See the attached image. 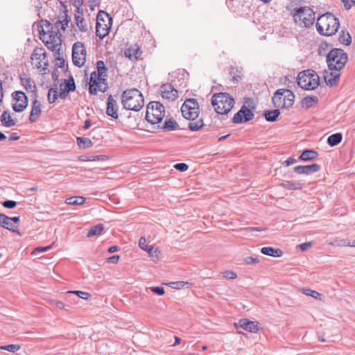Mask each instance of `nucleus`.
<instances>
[{
  "mask_svg": "<svg viewBox=\"0 0 355 355\" xmlns=\"http://www.w3.org/2000/svg\"><path fill=\"white\" fill-rule=\"evenodd\" d=\"M181 112L184 118L190 121L188 127L191 131H197L202 128L204 125L202 119H197L200 110L196 99H187L181 107Z\"/></svg>",
  "mask_w": 355,
  "mask_h": 355,
  "instance_id": "nucleus-1",
  "label": "nucleus"
},
{
  "mask_svg": "<svg viewBox=\"0 0 355 355\" xmlns=\"http://www.w3.org/2000/svg\"><path fill=\"white\" fill-rule=\"evenodd\" d=\"M96 68L97 72H92L90 76L89 92L91 94H96L97 90L105 92L107 88L105 84L107 69L104 62L98 60Z\"/></svg>",
  "mask_w": 355,
  "mask_h": 355,
  "instance_id": "nucleus-2",
  "label": "nucleus"
},
{
  "mask_svg": "<svg viewBox=\"0 0 355 355\" xmlns=\"http://www.w3.org/2000/svg\"><path fill=\"white\" fill-rule=\"evenodd\" d=\"M339 26L338 19L330 12L320 16L316 23L318 32L320 35L326 36L334 35L338 31Z\"/></svg>",
  "mask_w": 355,
  "mask_h": 355,
  "instance_id": "nucleus-3",
  "label": "nucleus"
},
{
  "mask_svg": "<svg viewBox=\"0 0 355 355\" xmlns=\"http://www.w3.org/2000/svg\"><path fill=\"white\" fill-rule=\"evenodd\" d=\"M121 103L125 109L137 112L144 107V98L138 89H127L123 92Z\"/></svg>",
  "mask_w": 355,
  "mask_h": 355,
  "instance_id": "nucleus-4",
  "label": "nucleus"
},
{
  "mask_svg": "<svg viewBox=\"0 0 355 355\" xmlns=\"http://www.w3.org/2000/svg\"><path fill=\"white\" fill-rule=\"evenodd\" d=\"M40 38L45 46L54 53V55H60L62 46L61 33H57L51 30L40 28L39 30Z\"/></svg>",
  "mask_w": 355,
  "mask_h": 355,
  "instance_id": "nucleus-5",
  "label": "nucleus"
},
{
  "mask_svg": "<svg viewBox=\"0 0 355 355\" xmlns=\"http://www.w3.org/2000/svg\"><path fill=\"white\" fill-rule=\"evenodd\" d=\"M211 104L218 114H225L233 107L234 100L227 93H218L212 96Z\"/></svg>",
  "mask_w": 355,
  "mask_h": 355,
  "instance_id": "nucleus-6",
  "label": "nucleus"
},
{
  "mask_svg": "<svg viewBox=\"0 0 355 355\" xmlns=\"http://www.w3.org/2000/svg\"><path fill=\"white\" fill-rule=\"evenodd\" d=\"M348 60L347 53L341 49H331L327 56V62L329 70L340 71L344 68Z\"/></svg>",
  "mask_w": 355,
  "mask_h": 355,
  "instance_id": "nucleus-7",
  "label": "nucleus"
},
{
  "mask_svg": "<svg viewBox=\"0 0 355 355\" xmlns=\"http://www.w3.org/2000/svg\"><path fill=\"white\" fill-rule=\"evenodd\" d=\"M292 15L295 23L302 27H309L315 21V12L307 6L294 9Z\"/></svg>",
  "mask_w": 355,
  "mask_h": 355,
  "instance_id": "nucleus-8",
  "label": "nucleus"
},
{
  "mask_svg": "<svg viewBox=\"0 0 355 355\" xmlns=\"http://www.w3.org/2000/svg\"><path fill=\"white\" fill-rule=\"evenodd\" d=\"M320 83L318 75L313 70H306L299 73L298 85L305 90H313L318 87Z\"/></svg>",
  "mask_w": 355,
  "mask_h": 355,
  "instance_id": "nucleus-9",
  "label": "nucleus"
},
{
  "mask_svg": "<svg viewBox=\"0 0 355 355\" xmlns=\"http://www.w3.org/2000/svg\"><path fill=\"white\" fill-rule=\"evenodd\" d=\"M294 94L289 89H279L272 97V103L277 108H288L293 105Z\"/></svg>",
  "mask_w": 355,
  "mask_h": 355,
  "instance_id": "nucleus-10",
  "label": "nucleus"
},
{
  "mask_svg": "<svg viewBox=\"0 0 355 355\" xmlns=\"http://www.w3.org/2000/svg\"><path fill=\"white\" fill-rule=\"evenodd\" d=\"M165 114L164 107L158 101H151L146 107V119L152 124L159 123Z\"/></svg>",
  "mask_w": 355,
  "mask_h": 355,
  "instance_id": "nucleus-11",
  "label": "nucleus"
},
{
  "mask_svg": "<svg viewBox=\"0 0 355 355\" xmlns=\"http://www.w3.org/2000/svg\"><path fill=\"white\" fill-rule=\"evenodd\" d=\"M112 17L105 11L101 10L97 15L96 34L101 39L108 35L112 25Z\"/></svg>",
  "mask_w": 355,
  "mask_h": 355,
  "instance_id": "nucleus-12",
  "label": "nucleus"
},
{
  "mask_svg": "<svg viewBox=\"0 0 355 355\" xmlns=\"http://www.w3.org/2000/svg\"><path fill=\"white\" fill-rule=\"evenodd\" d=\"M72 60L73 64L78 67L84 65L86 60V49L83 43L77 42L73 44Z\"/></svg>",
  "mask_w": 355,
  "mask_h": 355,
  "instance_id": "nucleus-13",
  "label": "nucleus"
},
{
  "mask_svg": "<svg viewBox=\"0 0 355 355\" xmlns=\"http://www.w3.org/2000/svg\"><path fill=\"white\" fill-rule=\"evenodd\" d=\"M46 58V54L42 48L35 49L31 55V63L37 69L44 71L48 66Z\"/></svg>",
  "mask_w": 355,
  "mask_h": 355,
  "instance_id": "nucleus-14",
  "label": "nucleus"
},
{
  "mask_svg": "<svg viewBox=\"0 0 355 355\" xmlns=\"http://www.w3.org/2000/svg\"><path fill=\"white\" fill-rule=\"evenodd\" d=\"M13 101L12 109L16 112H23L28 105V98L24 92L16 91L12 94Z\"/></svg>",
  "mask_w": 355,
  "mask_h": 355,
  "instance_id": "nucleus-15",
  "label": "nucleus"
},
{
  "mask_svg": "<svg viewBox=\"0 0 355 355\" xmlns=\"http://www.w3.org/2000/svg\"><path fill=\"white\" fill-rule=\"evenodd\" d=\"M69 21V19H68L67 15H65L64 19L62 20H58L54 24H51L47 20H42L40 22V28H44L57 33H61L60 31H65L66 28L68 26Z\"/></svg>",
  "mask_w": 355,
  "mask_h": 355,
  "instance_id": "nucleus-16",
  "label": "nucleus"
},
{
  "mask_svg": "<svg viewBox=\"0 0 355 355\" xmlns=\"http://www.w3.org/2000/svg\"><path fill=\"white\" fill-rule=\"evenodd\" d=\"M254 114L251 110L245 105H243L241 110L236 112L232 118L234 123H242L248 122L254 118Z\"/></svg>",
  "mask_w": 355,
  "mask_h": 355,
  "instance_id": "nucleus-17",
  "label": "nucleus"
},
{
  "mask_svg": "<svg viewBox=\"0 0 355 355\" xmlns=\"http://www.w3.org/2000/svg\"><path fill=\"white\" fill-rule=\"evenodd\" d=\"M162 97L168 101H173L178 97V92L171 84H163L159 89Z\"/></svg>",
  "mask_w": 355,
  "mask_h": 355,
  "instance_id": "nucleus-18",
  "label": "nucleus"
},
{
  "mask_svg": "<svg viewBox=\"0 0 355 355\" xmlns=\"http://www.w3.org/2000/svg\"><path fill=\"white\" fill-rule=\"evenodd\" d=\"M330 71H325L324 73V79L327 85L332 87L337 85L338 83L340 73L339 70L332 69Z\"/></svg>",
  "mask_w": 355,
  "mask_h": 355,
  "instance_id": "nucleus-19",
  "label": "nucleus"
},
{
  "mask_svg": "<svg viewBox=\"0 0 355 355\" xmlns=\"http://www.w3.org/2000/svg\"><path fill=\"white\" fill-rule=\"evenodd\" d=\"M320 167L317 164H312L306 166H297L294 168V171L298 174L310 175L311 173L318 172Z\"/></svg>",
  "mask_w": 355,
  "mask_h": 355,
  "instance_id": "nucleus-20",
  "label": "nucleus"
},
{
  "mask_svg": "<svg viewBox=\"0 0 355 355\" xmlns=\"http://www.w3.org/2000/svg\"><path fill=\"white\" fill-rule=\"evenodd\" d=\"M141 51L137 44H134L124 51V55L126 58L130 59L131 61H137L141 56Z\"/></svg>",
  "mask_w": 355,
  "mask_h": 355,
  "instance_id": "nucleus-21",
  "label": "nucleus"
},
{
  "mask_svg": "<svg viewBox=\"0 0 355 355\" xmlns=\"http://www.w3.org/2000/svg\"><path fill=\"white\" fill-rule=\"evenodd\" d=\"M118 107L116 101L112 96H110L107 103L106 113L108 116H112L113 119L118 118Z\"/></svg>",
  "mask_w": 355,
  "mask_h": 355,
  "instance_id": "nucleus-22",
  "label": "nucleus"
},
{
  "mask_svg": "<svg viewBox=\"0 0 355 355\" xmlns=\"http://www.w3.org/2000/svg\"><path fill=\"white\" fill-rule=\"evenodd\" d=\"M41 112V103L38 100L35 99L33 101L32 104L31 111L29 116L30 121L35 122L40 116Z\"/></svg>",
  "mask_w": 355,
  "mask_h": 355,
  "instance_id": "nucleus-23",
  "label": "nucleus"
},
{
  "mask_svg": "<svg viewBox=\"0 0 355 355\" xmlns=\"http://www.w3.org/2000/svg\"><path fill=\"white\" fill-rule=\"evenodd\" d=\"M1 122L6 128L14 126L17 123V120L13 119L8 110L4 111L1 116Z\"/></svg>",
  "mask_w": 355,
  "mask_h": 355,
  "instance_id": "nucleus-24",
  "label": "nucleus"
},
{
  "mask_svg": "<svg viewBox=\"0 0 355 355\" xmlns=\"http://www.w3.org/2000/svg\"><path fill=\"white\" fill-rule=\"evenodd\" d=\"M239 326L250 332H257L258 331L257 322L254 321H250L248 319H241L239 320Z\"/></svg>",
  "mask_w": 355,
  "mask_h": 355,
  "instance_id": "nucleus-25",
  "label": "nucleus"
},
{
  "mask_svg": "<svg viewBox=\"0 0 355 355\" xmlns=\"http://www.w3.org/2000/svg\"><path fill=\"white\" fill-rule=\"evenodd\" d=\"M20 81L21 85L26 89L31 92H35L36 86L34 82L28 77L26 74H23L20 76Z\"/></svg>",
  "mask_w": 355,
  "mask_h": 355,
  "instance_id": "nucleus-26",
  "label": "nucleus"
},
{
  "mask_svg": "<svg viewBox=\"0 0 355 355\" xmlns=\"http://www.w3.org/2000/svg\"><path fill=\"white\" fill-rule=\"evenodd\" d=\"M8 219V216L0 213V226L13 232H17V226L10 225Z\"/></svg>",
  "mask_w": 355,
  "mask_h": 355,
  "instance_id": "nucleus-27",
  "label": "nucleus"
},
{
  "mask_svg": "<svg viewBox=\"0 0 355 355\" xmlns=\"http://www.w3.org/2000/svg\"><path fill=\"white\" fill-rule=\"evenodd\" d=\"M262 254L273 257H280L283 254L282 251L280 249H275L271 247H263L261 249Z\"/></svg>",
  "mask_w": 355,
  "mask_h": 355,
  "instance_id": "nucleus-28",
  "label": "nucleus"
},
{
  "mask_svg": "<svg viewBox=\"0 0 355 355\" xmlns=\"http://www.w3.org/2000/svg\"><path fill=\"white\" fill-rule=\"evenodd\" d=\"M75 21L80 31L85 33L89 30V25L82 15H76Z\"/></svg>",
  "mask_w": 355,
  "mask_h": 355,
  "instance_id": "nucleus-29",
  "label": "nucleus"
},
{
  "mask_svg": "<svg viewBox=\"0 0 355 355\" xmlns=\"http://www.w3.org/2000/svg\"><path fill=\"white\" fill-rule=\"evenodd\" d=\"M318 153L313 150H305L301 154L300 159L302 161H310L315 159Z\"/></svg>",
  "mask_w": 355,
  "mask_h": 355,
  "instance_id": "nucleus-30",
  "label": "nucleus"
},
{
  "mask_svg": "<svg viewBox=\"0 0 355 355\" xmlns=\"http://www.w3.org/2000/svg\"><path fill=\"white\" fill-rule=\"evenodd\" d=\"M343 135L338 132L330 135L327 139V143L331 146H335L340 144L342 141Z\"/></svg>",
  "mask_w": 355,
  "mask_h": 355,
  "instance_id": "nucleus-31",
  "label": "nucleus"
},
{
  "mask_svg": "<svg viewBox=\"0 0 355 355\" xmlns=\"http://www.w3.org/2000/svg\"><path fill=\"white\" fill-rule=\"evenodd\" d=\"M279 114L280 112L278 108L273 110H266L264 112L263 115L268 121L273 122L276 121Z\"/></svg>",
  "mask_w": 355,
  "mask_h": 355,
  "instance_id": "nucleus-32",
  "label": "nucleus"
},
{
  "mask_svg": "<svg viewBox=\"0 0 355 355\" xmlns=\"http://www.w3.org/2000/svg\"><path fill=\"white\" fill-rule=\"evenodd\" d=\"M338 41L346 46H349L352 42L350 34L345 31H342L339 34Z\"/></svg>",
  "mask_w": 355,
  "mask_h": 355,
  "instance_id": "nucleus-33",
  "label": "nucleus"
},
{
  "mask_svg": "<svg viewBox=\"0 0 355 355\" xmlns=\"http://www.w3.org/2000/svg\"><path fill=\"white\" fill-rule=\"evenodd\" d=\"M279 185L288 190H296L301 189V184L299 182L285 181L280 183Z\"/></svg>",
  "mask_w": 355,
  "mask_h": 355,
  "instance_id": "nucleus-34",
  "label": "nucleus"
},
{
  "mask_svg": "<svg viewBox=\"0 0 355 355\" xmlns=\"http://www.w3.org/2000/svg\"><path fill=\"white\" fill-rule=\"evenodd\" d=\"M179 128L178 123L173 119L166 120L162 127L165 131H171L177 130Z\"/></svg>",
  "mask_w": 355,
  "mask_h": 355,
  "instance_id": "nucleus-35",
  "label": "nucleus"
},
{
  "mask_svg": "<svg viewBox=\"0 0 355 355\" xmlns=\"http://www.w3.org/2000/svg\"><path fill=\"white\" fill-rule=\"evenodd\" d=\"M85 198L83 196H71L66 199L65 202L71 205H80L85 202Z\"/></svg>",
  "mask_w": 355,
  "mask_h": 355,
  "instance_id": "nucleus-36",
  "label": "nucleus"
},
{
  "mask_svg": "<svg viewBox=\"0 0 355 355\" xmlns=\"http://www.w3.org/2000/svg\"><path fill=\"white\" fill-rule=\"evenodd\" d=\"M318 99L317 96H308L304 97L302 99V105L304 107H306V108L311 107L314 103H316L318 102Z\"/></svg>",
  "mask_w": 355,
  "mask_h": 355,
  "instance_id": "nucleus-37",
  "label": "nucleus"
},
{
  "mask_svg": "<svg viewBox=\"0 0 355 355\" xmlns=\"http://www.w3.org/2000/svg\"><path fill=\"white\" fill-rule=\"evenodd\" d=\"M77 144L80 148H88L92 146V142L89 138L77 137Z\"/></svg>",
  "mask_w": 355,
  "mask_h": 355,
  "instance_id": "nucleus-38",
  "label": "nucleus"
},
{
  "mask_svg": "<svg viewBox=\"0 0 355 355\" xmlns=\"http://www.w3.org/2000/svg\"><path fill=\"white\" fill-rule=\"evenodd\" d=\"M103 230H104V227L103 225L98 224L97 225H95L94 227H93L88 231L87 236L91 237L94 235L101 234L102 233V232L103 231Z\"/></svg>",
  "mask_w": 355,
  "mask_h": 355,
  "instance_id": "nucleus-39",
  "label": "nucleus"
},
{
  "mask_svg": "<svg viewBox=\"0 0 355 355\" xmlns=\"http://www.w3.org/2000/svg\"><path fill=\"white\" fill-rule=\"evenodd\" d=\"M60 89H64L65 92H73L76 89V85L73 79L71 78L70 81L66 82L64 85H60Z\"/></svg>",
  "mask_w": 355,
  "mask_h": 355,
  "instance_id": "nucleus-40",
  "label": "nucleus"
},
{
  "mask_svg": "<svg viewBox=\"0 0 355 355\" xmlns=\"http://www.w3.org/2000/svg\"><path fill=\"white\" fill-rule=\"evenodd\" d=\"M58 98L57 90L54 88H51L48 92V101L49 103H54Z\"/></svg>",
  "mask_w": 355,
  "mask_h": 355,
  "instance_id": "nucleus-41",
  "label": "nucleus"
},
{
  "mask_svg": "<svg viewBox=\"0 0 355 355\" xmlns=\"http://www.w3.org/2000/svg\"><path fill=\"white\" fill-rule=\"evenodd\" d=\"M20 348H21V347L19 345H15V344L0 346L1 349L7 350L10 352H17L18 350L20 349Z\"/></svg>",
  "mask_w": 355,
  "mask_h": 355,
  "instance_id": "nucleus-42",
  "label": "nucleus"
},
{
  "mask_svg": "<svg viewBox=\"0 0 355 355\" xmlns=\"http://www.w3.org/2000/svg\"><path fill=\"white\" fill-rule=\"evenodd\" d=\"M69 293H73L78 295L80 298L83 300H88L91 295L89 293L85 292V291H70L68 292Z\"/></svg>",
  "mask_w": 355,
  "mask_h": 355,
  "instance_id": "nucleus-43",
  "label": "nucleus"
},
{
  "mask_svg": "<svg viewBox=\"0 0 355 355\" xmlns=\"http://www.w3.org/2000/svg\"><path fill=\"white\" fill-rule=\"evenodd\" d=\"M302 293L304 295L311 296L315 299H318L319 297V296L320 295V294L318 292H317L315 291L311 290V289H308V288H303Z\"/></svg>",
  "mask_w": 355,
  "mask_h": 355,
  "instance_id": "nucleus-44",
  "label": "nucleus"
},
{
  "mask_svg": "<svg viewBox=\"0 0 355 355\" xmlns=\"http://www.w3.org/2000/svg\"><path fill=\"white\" fill-rule=\"evenodd\" d=\"M145 251L148 252L150 257H157L158 256L159 252L152 245L146 246Z\"/></svg>",
  "mask_w": 355,
  "mask_h": 355,
  "instance_id": "nucleus-45",
  "label": "nucleus"
},
{
  "mask_svg": "<svg viewBox=\"0 0 355 355\" xmlns=\"http://www.w3.org/2000/svg\"><path fill=\"white\" fill-rule=\"evenodd\" d=\"M2 205L7 209H13L16 207L17 202L14 200H7L2 203Z\"/></svg>",
  "mask_w": 355,
  "mask_h": 355,
  "instance_id": "nucleus-46",
  "label": "nucleus"
},
{
  "mask_svg": "<svg viewBox=\"0 0 355 355\" xmlns=\"http://www.w3.org/2000/svg\"><path fill=\"white\" fill-rule=\"evenodd\" d=\"M223 277L227 279H234L236 277V274L233 271L227 270L223 273Z\"/></svg>",
  "mask_w": 355,
  "mask_h": 355,
  "instance_id": "nucleus-47",
  "label": "nucleus"
},
{
  "mask_svg": "<svg viewBox=\"0 0 355 355\" xmlns=\"http://www.w3.org/2000/svg\"><path fill=\"white\" fill-rule=\"evenodd\" d=\"M174 168L178 171L184 172L188 169L189 166L184 163H178L174 166Z\"/></svg>",
  "mask_w": 355,
  "mask_h": 355,
  "instance_id": "nucleus-48",
  "label": "nucleus"
},
{
  "mask_svg": "<svg viewBox=\"0 0 355 355\" xmlns=\"http://www.w3.org/2000/svg\"><path fill=\"white\" fill-rule=\"evenodd\" d=\"M150 290L153 293H156L159 295H162L164 294V288L163 287H151Z\"/></svg>",
  "mask_w": 355,
  "mask_h": 355,
  "instance_id": "nucleus-49",
  "label": "nucleus"
},
{
  "mask_svg": "<svg viewBox=\"0 0 355 355\" xmlns=\"http://www.w3.org/2000/svg\"><path fill=\"white\" fill-rule=\"evenodd\" d=\"M344 6L347 10H349L352 6H355L354 0H343Z\"/></svg>",
  "mask_w": 355,
  "mask_h": 355,
  "instance_id": "nucleus-50",
  "label": "nucleus"
},
{
  "mask_svg": "<svg viewBox=\"0 0 355 355\" xmlns=\"http://www.w3.org/2000/svg\"><path fill=\"white\" fill-rule=\"evenodd\" d=\"M244 261L247 264H254L259 262V259L252 257H248L245 258Z\"/></svg>",
  "mask_w": 355,
  "mask_h": 355,
  "instance_id": "nucleus-51",
  "label": "nucleus"
},
{
  "mask_svg": "<svg viewBox=\"0 0 355 355\" xmlns=\"http://www.w3.org/2000/svg\"><path fill=\"white\" fill-rule=\"evenodd\" d=\"M311 246H312L311 242H306V243H303L299 245V248L302 251H306V250L310 248Z\"/></svg>",
  "mask_w": 355,
  "mask_h": 355,
  "instance_id": "nucleus-52",
  "label": "nucleus"
},
{
  "mask_svg": "<svg viewBox=\"0 0 355 355\" xmlns=\"http://www.w3.org/2000/svg\"><path fill=\"white\" fill-rule=\"evenodd\" d=\"M297 162L296 159L294 157H290L286 161H284L282 164L285 166H288L295 164Z\"/></svg>",
  "mask_w": 355,
  "mask_h": 355,
  "instance_id": "nucleus-53",
  "label": "nucleus"
},
{
  "mask_svg": "<svg viewBox=\"0 0 355 355\" xmlns=\"http://www.w3.org/2000/svg\"><path fill=\"white\" fill-rule=\"evenodd\" d=\"M173 286V288H182L184 285L188 284V282H176L171 283Z\"/></svg>",
  "mask_w": 355,
  "mask_h": 355,
  "instance_id": "nucleus-54",
  "label": "nucleus"
},
{
  "mask_svg": "<svg viewBox=\"0 0 355 355\" xmlns=\"http://www.w3.org/2000/svg\"><path fill=\"white\" fill-rule=\"evenodd\" d=\"M139 246L142 250H145L146 246H148L146 244V239L144 237H141L139 240Z\"/></svg>",
  "mask_w": 355,
  "mask_h": 355,
  "instance_id": "nucleus-55",
  "label": "nucleus"
},
{
  "mask_svg": "<svg viewBox=\"0 0 355 355\" xmlns=\"http://www.w3.org/2000/svg\"><path fill=\"white\" fill-rule=\"evenodd\" d=\"M119 260V255H114L107 259V261L112 263H116Z\"/></svg>",
  "mask_w": 355,
  "mask_h": 355,
  "instance_id": "nucleus-56",
  "label": "nucleus"
},
{
  "mask_svg": "<svg viewBox=\"0 0 355 355\" xmlns=\"http://www.w3.org/2000/svg\"><path fill=\"white\" fill-rule=\"evenodd\" d=\"M9 222L10 225H15L12 223H17L19 221V217L18 216H14V217H9Z\"/></svg>",
  "mask_w": 355,
  "mask_h": 355,
  "instance_id": "nucleus-57",
  "label": "nucleus"
},
{
  "mask_svg": "<svg viewBox=\"0 0 355 355\" xmlns=\"http://www.w3.org/2000/svg\"><path fill=\"white\" fill-rule=\"evenodd\" d=\"M54 304L60 309H63L65 306L64 304L61 301H55Z\"/></svg>",
  "mask_w": 355,
  "mask_h": 355,
  "instance_id": "nucleus-58",
  "label": "nucleus"
},
{
  "mask_svg": "<svg viewBox=\"0 0 355 355\" xmlns=\"http://www.w3.org/2000/svg\"><path fill=\"white\" fill-rule=\"evenodd\" d=\"M67 94H68V92H65V90H64V89H60L59 97L62 99H64V98H66Z\"/></svg>",
  "mask_w": 355,
  "mask_h": 355,
  "instance_id": "nucleus-59",
  "label": "nucleus"
},
{
  "mask_svg": "<svg viewBox=\"0 0 355 355\" xmlns=\"http://www.w3.org/2000/svg\"><path fill=\"white\" fill-rule=\"evenodd\" d=\"M19 139V137L15 132L12 133L10 137H9L10 141H16V140H18Z\"/></svg>",
  "mask_w": 355,
  "mask_h": 355,
  "instance_id": "nucleus-60",
  "label": "nucleus"
},
{
  "mask_svg": "<svg viewBox=\"0 0 355 355\" xmlns=\"http://www.w3.org/2000/svg\"><path fill=\"white\" fill-rule=\"evenodd\" d=\"M51 248V245H49L46 247H38L35 249V251L45 252V251L48 250L49 249H50Z\"/></svg>",
  "mask_w": 355,
  "mask_h": 355,
  "instance_id": "nucleus-61",
  "label": "nucleus"
},
{
  "mask_svg": "<svg viewBox=\"0 0 355 355\" xmlns=\"http://www.w3.org/2000/svg\"><path fill=\"white\" fill-rule=\"evenodd\" d=\"M55 56L56 57L57 60L60 62V64H58V65L60 67H62L64 64V60L62 58H60V55H55Z\"/></svg>",
  "mask_w": 355,
  "mask_h": 355,
  "instance_id": "nucleus-62",
  "label": "nucleus"
},
{
  "mask_svg": "<svg viewBox=\"0 0 355 355\" xmlns=\"http://www.w3.org/2000/svg\"><path fill=\"white\" fill-rule=\"evenodd\" d=\"M246 230H247L248 231H249V232H255V231H256V232H261V231H262V230H263L262 229H260V228H259V227H248V228H247Z\"/></svg>",
  "mask_w": 355,
  "mask_h": 355,
  "instance_id": "nucleus-63",
  "label": "nucleus"
},
{
  "mask_svg": "<svg viewBox=\"0 0 355 355\" xmlns=\"http://www.w3.org/2000/svg\"><path fill=\"white\" fill-rule=\"evenodd\" d=\"M90 126H91V121L89 120H86L85 121V124H84V127L83 128L85 129H88V128H90Z\"/></svg>",
  "mask_w": 355,
  "mask_h": 355,
  "instance_id": "nucleus-64",
  "label": "nucleus"
}]
</instances>
